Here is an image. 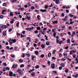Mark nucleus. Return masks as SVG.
<instances>
[{
	"mask_svg": "<svg viewBox=\"0 0 78 78\" xmlns=\"http://www.w3.org/2000/svg\"><path fill=\"white\" fill-rule=\"evenodd\" d=\"M12 75H13V73H12V72H10L9 73V76H13Z\"/></svg>",
	"mask_w": 78,
	"mask_h": 78,
	"instance_id": "4",
	"label": "nucleus"
},
{
	"mask_svg": "<svg viewBox=\"0 0 78 78\" xmlns=\"http://www.w3.org/2000/svg\"><path fill=\"white\" fill-rule=\"evenodd\" d=\"M70 39H68L67 40V42L68 43H70Z\"/></svg>",
	"mask_w": 78,
	"mask_h": 78,
	"instance_id": "34",
	"label": "nucleus"
},
{
	"mask_svg": "<svg viewBox=\"0 0 78 78\" xmlns=\"http://www.w3.org/2000/svg\"><path fill=\"white\" fill-rule=\"evenodd\" d=\"M6 31L5 30L3 32L2 34L3 36H6V35L7 34L6 33Z\"/></svg>",
	"mask_w": 78,
	"mask_h": 78,
	"instance_id": "3",
	"label": "nucleus"
},
{
	"mask_svg": "<svg viewBox=\"0 0 78 78\" xmlns=\"http://www.w3.org/2000/svg\"><path fill=\"white\" fill-rule=\"evenodd\" d=\"M16 1H17V0H12V3H14V2H16Z\"/></svg>",
	"mask_w": 78,
	"mask_h": 78,
	"instance_id": "38",
	"label": "nucleus"
},
{
	"mask_svg": "<svg viewBox=\"0 0 78 78\" xmlns=\"http://www.w3.org/2000/svg\"><path fill=\"white\" fill-rule=\"evenodd\" d=\"M6 48L8 50H9V47L8 46H6Z\"/></svg>",
	"mask_w": 78,
	"mask_h": 78,
	"instance_id": "58",
	"label": "nucleus"
},
{
	"mask_svg": "<svg viewBox=\"0 0 78 78\" xmlns=\"http://www.w3.org/2000/svg\"><path fill=\"white\" fill-rule=\"evenodd\" d=\"M6 5V3H4L2 4V6H5Z\"/></svg>",
	"mask_w": 78,
	"mask_h": 78,
	"instance_id": "31",
	"label": "nucleus"
},
{
	"mask_svg": "<svg viewBox=\"0 0 78 78\" xmlns=\"http://www.w3.org/2000/svg\"><path fill=\"white\" fill-rule=\"evenodd\" d=\"M41 47L42 48H45V45H44V44L41 45Z\"/></svg>",
	"mask_w": 78,
	"mask_h": 78,
	"instance_id": "20",
	"label": "nucleus"
},
{
	"mask_svg": "<svg viewBox=\"0 0 78 78\" xmlns=\"http://www.w3.org/2000/svg\"><path fill=\"white\" fill-rule=\"evenodd\" d=\"M19 23L18 22L16 23V27H19Z\"/></svg>",
	"mask_w": 78,
	"mask_h": 78,
	"instance_id": "41",
	"label": "nucleus"
},
{
	"mask_svg": "<svg viewBox=\"0 0 78 78\" xmlns=\"http://www.w3.org/2000/svg\"><path fill=\"white\" fill-rule=\"evenodd\" d=\"M70 16L71 17H73L74 16L73 15H72L71 14H70Z\"/></svg>",
	"mask_w": 78,
	"mask_h": 78,
	"instance_id": "40",
	"label": "nucleus"
},
{
	"mask_svg": "<svg viewBox=\"0 0 78 78\" xmlns=\"http://www.w3.org/2000/svg\"><path fill=\"white\" fill-rule=\"evenodd\" d=\"M25 30H27V31H31V28H26Z\"/></svg>",
	"mask_w": 78,
	"mask_h": 78,
	"instance_id": "6",
	"label": "nucleus"
},
{
	"mask_svg": "<svg viewBox=\"0 0 78 78\" xmlns=\"http://www.w3.org/2000/svg\"><path fill=\"white\" fill-rule=\"evenodd\" d=\"M11 57H12V58H14L15 56H14V55H13L12 54L11 55Z\"/></svg>",
	"mask_w": 78,
	"mask_h": 78,
	"instance_id": "62",
	"label": "nucleus"
},
{
	"mask_svg": "<svg viewBox=\"0 0 78 78\" xmlns=\"http://www.w3.org/2000/svg\"><path fill=\"white\" fill-rule=\"evenodd\" d=\"M12 31V29L10 28L9 30V32H11Z\"/></svg>",
	"mask_w": 78,
	"mask_h": 78,
	"instance_id": "50",
	"label": "nucleus"
},
{
	"mask_svg": "<svg viewBox=\"0 0 78 78\" xmlns=\"http://www.w3.org/2000/svg\"><path fill=\"white\" fill-rule=\"evenodd\" d=\"M21 10L22 11H23V10H24V8H21Z\"/></svg>",
	"mask_w": 78,
	"mask_h": 78,
	"instance_id": "63",
	"label": "nucleus"
},
{
	"mask_svg": "<svg viewBox=\"0 0 78 78\" xmlns=\"http://www.w3.org/2000/svg\"><path fill=\"white\" fill-rule=\"evenodd\" d=\"M24 67V65L22 64L20 66V68H22V67Z\"/></svg>",
	"mask_w": 78,
	"mask_h": 78,
	"instance_id": "29",
	"label": "nucleus"
},
{
	"mask_svg": "<svg viewBox=\"0 0 78 78\" xmlns=\"http://www.w3.org/2000/svg\"><path fill=\"white\" fill-rule=\"evenodd\" d=\"M19 62H20L22 63L23 62V60L22 59H20L19 60Z\"/></svg>",
	"mask_w": 78,
	"mask_h": 78,
	"instance_id": "16",
	"label": "nucleus"
},
{
	"mask_svg": "<svg viewBox=\"0 0 78 78\" xmlns=\"http://www.w3.org/2000/svg\"><path fill=\"white\" fill-rule=\"evenodd\" d=\"M19 73L20 74V75H22V74H23V72L22 71H20Z\"/></svg>",
	"mask_w": 78,
	"mask_h": 78,
	"instance_id": "8",
	"label": "nucleus"
},
{
	"mask_svg": "<svg viewBox=\"0 0 78 78\" xmlns=\"http://www.w3.org/2000/svg\"><path fill=\"white\" fill-rule=\"evenodd\" d=\"M78 76V74H76V75L74 76V78H77Z\"/></svg>",
	"mask_w": 78,
	"mask_h": 78,
	"instance_id": "18",
	"label": "nucleus"
},
{
	"mask_svg": "<svg viewBox=\"0 0 78 78\" xmlns=\"http://www.w3.org/2000/svg\"><path fill=\"white\" fill-rule=\"evenodd\" d=\"M52 60H55V59H56V58H55V57H52Z\"/></svg>",
	"mask_w": 78,
	"mask_h": 78,
	"instance_id": "33",
	"label": "nucleus"
},
{
	"mask_svg": "<svg viewBox=\"0 0 78 78\" xmlns=\"http://www.w3.org/2000/svg\"><path fill=\"white\" fill-rule=\"evenodd\" d=\"M59 56L60 58H61V57H62V55L61 54V53L59 54Z\"/></svg>",
	"mask_w": 78,
	"mask_h": 78,
	"instance_id": "49",
	"label": "nucleus"
},
{
	"mask_svg": "<svg viewBox=\"0 0 78 78\" xmlns=\"http://www.w3.org/2000/svg\"><path fill=\"white\" fill-rule=\"evenodd\" d=\"M51 56V53L49 52L48 55V57H50Z\"/></svg>",
	"mask_w": 78,
	"mask_h": 78,
	"instance_id": "15",
	"label": "nucleus"
},
{
	"mask_svg": "<svg viewBox=\"0 0 78 78\" xmlns=\"http://www.w3.org/2000/svg\"><path fill=\"white\" fill-rule=\"evenodd\" d=\"M65 60H66V59L65 58H62L61 59V61H64Z\"/></svg>",
	"mask_w": 78,
	"mask_h": 78,
	"instance_id": "59",
	"label": "nucleus"
},
{
	"mask_svg": "<svg viewBox=\"0 0 78 78\" xmlns=\"http://www.w3.org/2000/svg\"><path fill=\"white\" fill-rule=\"evenodd\" d=\"M31 57H32V60H34V58H36V57H34V56H33V55H32L31 56Z\"/></svg>",
	"mask_w": 78,
	"mask_h": 78,
	"instance_id": "13",
	"label": "nucleus"
},
{
	"mask_svg": "<svg viewBox=\"0 0 78 78\" xmlns=\"http://www.w3.org/2000/svg\"><path fill=\"white\" fill-rule=\"evenodd\" d=\"M25 57V54H23V58H24Z\"/></svg>",
	"mask_w": 78,
	"mask_h": 78,
	"instance_id": "64",
	"label": "nucleus"
},
{
	"mask_svg": "<svg viewBox=\"0 0 78 78\" xmlns=\"http://www.w3.org/2000/svg\"><path fill=\"white\" fill-rule=\"evenodd\" d=\"M39 65H37L35 66V68L39 69Z\"/></svg>",
	"mask_w": 78,
	"mask_h": 78,
	"instance_id": "24",
	"label": "nucleus"
},
{
	"mask_svg": "<svg viewBox=\"0 0 78 78\" xmlns=\"http://www.w3.org/2000/svg\"><path fill=\"white\" fill-rule=\"evenodd\" d=\"M55 2L56 3V4H58L59 3V0H56L55 1Z\"/></svg>",
	"mask_w": 78,
	"mask_h": 78,
	"instance_id": "10",
	"label": "nucleus"
},
{
	"mask_svg": "<svg viewBox=\"0 0 78 78\" xmlns=\"http://www.w3.org/2000/svg\"><path fill=\"white\" fill-rule=\"evenodd\" d=\"M66 12L67 13H69V11L68 10H66Z\"/></svg>",
	"mask_w": 78,
	"mask_h": 78,
	"instance_id": "60",
	"label": "nucleus"
},
{
	"mask_svg": "<svg viewBox=\"0 0 78 78\" xmlns=\"http://www.w3.org/2000/svg\"><path fill=\"white\" fill-rule=\"evenodd\" d=\"M70 53H69V55H72V53L73 52V51H70Z\"/></svg>",
	"mask_w": 78,
	"mask_h": 78,
	"instance_id": "51",
	"label": "nucleus"
},
{
	"mask_svg": "<svg viewBox=\"0 0 78 78\" xmlns=\"http://www.w3.org/2000/svg\"><path fill=\"white\" fill-rule=\"evenodd\" d=\"M17 67V64H13L12 66V69H15Z\"/></svg>",
	"mask_w": 78,
	"mask_h": 78,
	"instance_id": "1",
	"label": "nucleus"
},
{
	"mask_svg": "<svg viewBox=\"0 0 78 78\" xmlns=\"http://www.w3.org/2000/svg\"><path fill=\"white\" fill-rule=\"evenodd\" d=\"M41 32H40V34L37 35V37H40L39 36H41Z\"/></svg>",
	"mask_w": 78,
	"mask_h": 78,
	"instance_id": "52",
	"label": "nucleus"
},
{
	"mask_svg": "<svg viewBox=\"0 0 78 78\" xmlns=\"http://www.w3.org/2000/svg\"><path fill=\"white\" fill-rule=\"evenodd\" d=\"M3 27L5 28V29H6L7 28V26L5 25H3Z\"/></svg>",
	"mask_w": 78,
	"mask_h": 78,
	"instance_id": "30",
	"label": "nucleus"
},
{
	"mask_svg": "<svg viewBox=\"0 0 78 78\" xmlns=\"http://www.w3.org/2000/svg\"><path fill=\"white\" fill-rule=\"evenodd\" d=\"M6 10H2V14H4V12H6Z\"/></svg>",
	"mask_w": 78,
	"mask_h": 78,
	"instance_id": "19",
	"label": "nucleus"
},
{
	"mask_svg": "<svg viewBox=\"0 0 78 78\" xmlns=\"http://www.w3.org/2000/svg\"><path fill=\"white\" fill-rule=\"evenodd\" d=\"M44 37H46V41H48V37H47V35H44Z\"/></svg>",
	"mask_w": 78,
	"mask_h": 78,
	"instance_id": "25",
	"label": "nucleus"
},
{
	"mask_svg": "<svg viewBox=\"0 0 78 78\" xmlns=\"http://www.w3.org/2000/svg\"><path fill=\"white\" fill-rule=\"evenodd\" d=\"M40 11L41 12H46L47 11V10L46 9L43 10L42 9H41L40 10Z\"/></svg>",
	"mask_w": 78,
	"mask_h": 78,
	"instance_id": "5",
	"label": "nucleus"
},
{
	"mask_svg": "<svg viewBox=\"0 0 78 78\" xmlns=\"http://www.w3.org/2000/svg\"><path fill=\"white\" fill-rule=\"evenodd\" d=\"M69 30H72V27L71 26H70L69 27Z\"/></svg>",
	"mask_w": 78,
	"mask_h": 78,
	"instance_id": "54",
	"label": "nucleus"
},
{
	"mask_svg": "<svg viewBox=\"0 0 78 78\" xmlns=\"http://www.w3.org/2000/svg\"><path fill=\"white\" fill-rule=\"evenodd\" d=\"M41 58H44V55L42 54L41 55Z\"/></svg>",
	"mask_w": 78,
	"mask_h": 78,
	"instance_id": "37",
	"label": "nucleus"
},
{
	"mask_svg": "<svg viewBox=\"0 0 78 78\" xmlns=\"http://www.w3.org/2000/svg\"><path fill=\"white\" fill-rule=\"evenodd\" d=\"M53 6V5L51 3V5H49L48 6H49V7L51 8V7H52V6Z\"/></svg>",
	"mask_w": 78,
	"mask_h": 78,
	"instance_id": "44",
	"label": "nucleus"
},
{
	"mask_svg": "<svg viewBox=\"0 0 78 78\" xmlns=\"http://www.w3.org/2000/svg\"><path fill=\"white\" fill-rule=\"evenodd\" d=\"M60 65L61 66L63 67H64V66H65V65H64V64L63 63H61Z\"/></svg>",
	"mask_w": 78,
	"mask_h": 78,
	"instance_id": "12",
	"label": "nucleus"
},
{
	"mask_svg": "<svg viewBox=\"0 0 78 78\" xmlns=\"http://www.w3.org/2000/svg\"><path fill=\"white\" fill-rule=\"evenodd\" d=\"M27 20H30V19L31 18L30 17H29L28 16H27Z\"/></svg>",
	"mask_w": 78,
	"mask_h": 78,
	"instance_id": "17",
	"label": "nucleus"
},
{
	"mask_svg": "<svg viewBox=\"0 0 78 78\" xmlns=\"http://www.w3.org/2000/svg\"><path fill=\"white\" fill-rule=\"evenodd\" d=\"M5 69H7V70H9L10 69L9 67H7L6 68L4 67Z\"/></svg>",
	"mask_w": 78,
	"mask_h": 78,
	"instance_id": "28",
	"label": "nucleus"
},
{
	"mask_svg": "<svg viewBox=\"0 0 78 78\" xmlns=\"http://www.w3.org/2000/svg\"><path fill=\"white\" fill-rule=\"evenodd\" d=\"M59 70H62V67L60 66L59 68Z\"/></svg>",
	"mask_w": 78,
	"mask_h": 78,
	"instance_id": "47",
	"label": "nucleus"
},
{
	"mask_svg": "<svg viewBox=\"0 0 78 78\" xmlns=\"http://www.w3.org/2000/svg\"><path fill=\"white\" fill-rule=\"evenodd\" d=\"M52 22L53 23V24H55V23L57 24L58 23L57 20H56L54 21H52Z\"/></svg>",
	"mask_w": 78,
	"mask_h": 78,
	"instance_id": "7",
	"label": "nucleus"
},
{
	"mask_svg": "<svg viewBox=\"0 0 78 78\" xmlns=\"http://www.w3.org/2000/svg\"><path fill=\"white\" fill-rule=\"evenodd\" d=\"M35 53L36 55H37L39 54V52H38V51H35Z\"/></svg>",
	"mask_w": 78,
	"mask_h": 78,
	"instance_id": "11",
	"label": "nucleus"
},
{
	"mask_svg": "<svg viewBox=\"0 0 78 78\" xmlns=\"http://www.w3.org/2000/svg\"><path fill=\"white\" fill-rule=\"evenodd\" d=\"M73 53H76V51L75 50H73Z\"/></svg>",
	"mask_w": 78,
	"mask_h": 78,
	"instance_id": "48",
	"label": "nucleus"
},
{
	"mask_svg": "<svg viewBox=\"0 0 78 78\" xmlns=\"http://www.w3.org/2000/svg\"><path fill=\"white\" fill-rule=\"evenodd\" d=\"M65 48L66 50H67V49H68V48H69V47L68 46H66L65 47Z\"/></svg>",
	"mask_w": 78,
	"mask_h": 78,
	"instance_id": "61",
	"label": "nucleus"
},
{
	"mask_svg": "<svg viewBox=\"0 0 78 78\" xmlns=\"http://www.w3.org/2000/svg\"><path fill=\"white\" fill-rule=\"evenodd\" d=\"M3 64L4 66H6L7 65L6 63H3Z\"/></svg>",
	"mask_w": 78,
	"mask_h": 78,
	"instance_id": "43",
	"label": "nucleus"
},
{
	"mask_svg": "<svg viewBox=\"0 0 78 78\" xmlns=\"http://www.w3.org/2000/svg\"><path fill=\"white\" fill-rule=\"evenodd\" d=\"M12 41H13V43H15L16 42V39H12Z\"/></svg>",
	"mask_w": 78,
	"mask_h": 78,
	"instance_id": "9",
	"label": "nucleus"
},
{
	"mask_svg": "<svg viewBox=\"0 0 78 78\" xmlns=\"http://www.w3.org/2000/svg\"><path fill=\"white\" fill-rule=\"evenodd\" d=\"M73 23H74V22L73 21H70V25H72Z\"/></svg>",
	"mask_w": 78,
	"mask_h": 78,
	"instance_id": "32",
	"label": "nucleus"
},
{
	"mask_svg": "<svg viewBox=\"0 0 78 78\" xmlns=\"http://www.w3.org/2000/svg\"><path fill=\"white\" fill-rule=\"evenodd\" d=\"M65 15V14L64 13H62V17H64V16Z\"/></svg>",
	"mask_w": 78,
	"mask_h": 78,
	"instance_id": "42",
	"label": "nucleus"
},
{
	"mask_svg": "<svg viewBox=\"0 0 78 78\" xmlns=\"http://www.w3.org/2000/svg\"><path fill=\"white\" fill-rule=\"evenodd\" d=\"M31 9H35V7L34 6H32L31 7Z\"/></svg>",
	"mask_w": 78,
	"mask_h": 78,
	"instance_id": "35",
	"label": "nucleus"
},
{
	"mask_svg": "<svg viewBox=\"0 0 78 78\" xmlns=\"http://www.w3.org/2000/svg\"><path fill=\"white\" fill-rule=\"evenodd\" d=\"M13 15H14V14H13V13H12V12H11L10 13V16H13Z\"/></svg>",
	"mask_w": 78,
	"mask_h": 78,
	"instance_id": "14",
	"label": "nucleus"
},
{
	"mask_svg": "<svg viewBox=\"0 0 78 78\" xmlns=\"http://www.w3.org/2000/svg\"><path fill=\"white\" fill-rule=\"evenodd\" d=\"M56 42L57 44H58V43H59V40L56 39Z\"/></svg>",
	"mask_w": 78,
	"mask_h": 78,
	"instance_id": "26",
	"label": "nucleus"
},
{
	"mask_svg": "<svg viewBox=\"0 0 78 78\" xmlns=\"http://www.w3.org/2000/svg\"><path fill=\"white\" fill-rule=\"evenodd\" d=\"M35 33H38V31L35 30L34 31Z\"/></svg>",
	"mask_w": 78,
	"mask_h": 78,
	"instance_id": "57",
	"label": "nucleus"
},
{
	"mask_svg": "<svg viewBox=\"0 0 78 78\" xmlns=\"http://www.w3.org/2000/svg\"><path fill=\"white\" fill-rule=\"evenodd\" d=\"M41 29V27H37V30H40Z\"/></svg>",
	"mask_w": 78,
	"mask_h": 78,
	"instance_id": "23",
	"label": "nucleus"
},
{
	"mask_svg": "<svg viewBox=\"0 0 78 78\" xmlns=\"http://www.w3.org/2000/svg\"><path fill=\"white\" fill-rule=\"evenodd\" d=\"M44 8H45V9H47V8H48V5H45Z\"/></svg>",
	"mask_w": 78,
	"mask_h": 78,
	"instance_id": "39",
	"label": "nucleus"
},
{
	"mask_svg": "<svg viewBox=\"0 0 78 78\" xmlns=\"http://www.w3.org/2000/svg\"><path fill=\"white\" fill-rule=\"evenodd\" d=\"M48 64L49 65H50V64H51V62H50L48 61Z\"/></svg>",
	"mask_w": 78,
	"mask_h": 78,
	"instance_id": "53",
	"label": "nucleus"
},
{
	"mask_svg": "<svg viewBox=\"0 0 78 78\" xmlns=\"http://www.w3.org/2000/svg\"><path fill=\"white\" fill-rule=\"evenodd\" d=\"M68 34H69V36H70V35H71V33H70V32H68Z\"/></svg>",
	"mask_w": 78,
	"mask_h": 78,
	"instance_id": "46",
	"label": "nucleus"
},
{
	"mask_svg": "<svg viewBox=\"0 0 78 78\" xmlns=\"http://www.w3.org/2000/svg\"><path fill=\"white\" fill-rule=\"evenodd\" d=\"M4 17V16L3 15L0 16V19H3Z\"/></svg>",
	"mask_w": 78,
	"mask_h": 78,
	"instance_id": "27",
	"label": "nucleus"
},
{
	"mask_svg": "<svg viewBox=\"0 0 78 78\" xmlns=\"http://www.w3.org/2000/svg\"><path fill=\"white\" fill-rule=\"evenodd\" d=\"M46 44L47 45H50V43L48 41H47L46 43Z\"/></svg>",
	"mask_w": 78,
	"mask_h": 78,
	"instance_id": "22",
	"label": "nucleus"
},
{
	"mask_svg": "<svg viewBox=\"0 0 78 78\" xmlns=\"http://www.w3.org/2000/svg\"><path fill=\"white\" fill-rule=\"evenodd\" d=\"M10 22L11 24H12V23H14V21H10Z\"/></svg>",
	"mask_w": 78,
	"mask_h": 78,
	"instance_id": "56",
	"label": "nucleus"
},
{
	"mask_svg": "<svg viewBox=\"0 0 78 78\" xmlns=\"http://www.w3.org/2000/svg\"><path fill=\"white\" fill-rule=\"evenodd\" d=\"M37 19H38V20H40V16L39 15H38L37 16Z\"/></svg>",
	"mask_w": 78,
	"mask_h": 78,
	"instance_id": "21",
	"label": "nucleus"
},
{
	"mask_svg": "<svg viewBox=\"0 0 78 78\" xmlns=\"http://www.w3.org/2000/svg\"><path fill=\"white\" fill-rule=\"evenodd\" d=\"M53 73H55V74H57V72H56V71H53Z\"/></svg>",
	"mask_w": 78,
	"mask_h": 78,
	"instance_id": "45",
	"label": "nucleus"
},
{
	"mask_svg": "<svg viewBox=\"0 0 78 78\" xmlns=\"http://www.w3.org/2000/svg\"><path fill=\"white\" fill-rule=\"evenodd\" d=\"M56 51L55 50H54L53 51V53L54 54H55V52Z\"/></svg>",
	"mask_w": 78,
	"mask_h": 78,
	"instance_id": "55",
	"label": "nucleus"
},
{
	"mask_svg": "<svg viewBox=\"0 0 78 78\" xmlns=\"http://www.w3.org/2000/svg\"><path fill=\"white\" fill-rule=\"evenodd\" d=\"M51 67L52 69H55V65L54 63H53L51 65Z\"/></svg>",
	"mask_w": 78,
	"mask_h": 78,
	"instance_id": "2",
	"label": "nucleus"
},
{
	"mask_svg": "<svg viewBox=\"0 0 78 78\" xmlns=\"http://www.w3.org/2000/svg\"><path fill=\"white\" fill-rule=\"evenodd\" d=\"M65 72L66 73H68V72H69V70L67 69H66L65 71Z\"/></svg>",
	"mask_w": 78,
	"mask_h": 78,
	"instance_id": "36",
	"label": "nucleus"
}]
</instances>
